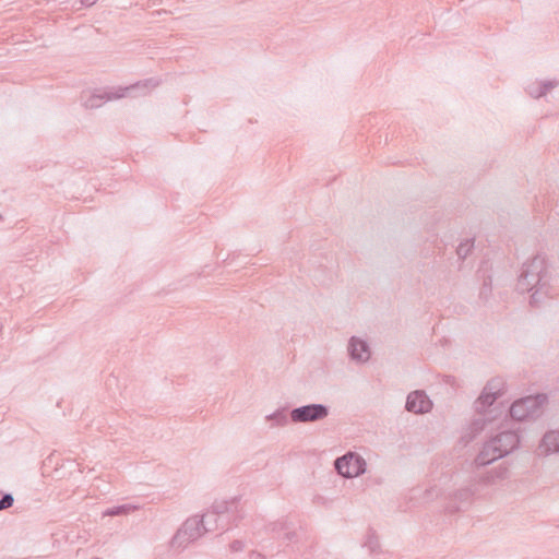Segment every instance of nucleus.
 I'll return each mask as SVG.
<instances>
[{
	"label": "nucleus",
	"mask_w": 559,
	"mask_h": 559,
	"mask_svg": "<svg viewBox=\"0 0 559 559\" xmlns=\"http://www.w3.org/2000/svg\"><path fill=\"white\" fill-rule=\"evenodd\" d=\"M549 280L545 257L536 254L531 261L523 264L516 289L522 294L533 292L530 302L537 306L550 293Z\"/></svg>",
	"instance_id": "f257e3e1"
},
{
	"label": "nucleus",
	"mask_w": 559,
	"mask_h": 559,
	"mask_svg": "<svg viewBox=\"0 0 559 559\" xmlns=\"http://www.w3.org/2000/svg\"><path fill=\"white\" fill-rule=\"evenodd\" d=\"M519 443L520 437L513 430H506L496 435L484 444L481 451L475 457L476 466L488 465L508 455L518 448Z\"/></svg>",
	"instance_id": "f03ea898"
},
{
	"label": "nucleus",
	"mask_w": 559,
	"mask_h": 559,
	"mask_svg": "<svg viewBox=\"0 0 559 559\" xmlns=\"http://www.w3.org/2000/svg\"><path fill=\"white\" fill-rule=\"evenodd\" d=\"M214 530H217V525L212 526L210 521H204L203 516H191L183 522L171 538V547L186 548L191 542L197 540L205 532H212Z\"/></svg>",
	"instance_id": "7ed1b4c3"
},
{
	"label": "nucleus",
	"mask_w": 559,
	"mask_h": 559,
	"mask_svg": "<svg viewBox=\"0 0 559 559\" xmlns=\"http://www.w3.org/2000/svg\"><path fill=\"white\" fill-rule=\"evenodd\" d=\"M547 402L545 394L530 395L515 401L510 407V416L518 421L535 419L543 413Z\"/></svg>",
	"instance_id": "20e7f679"
},
{
	"label": "nucleus",
	"mask_w": 559,
	"mask_h": 559,
	"mask_svg": "<svg viewBox=\"0 0 559 559\" xmlns=\"http://www.w3.org/2000/svg\"><path fill=\"white\" fill-rule=\"evenodd\" d=\"M506 382L501 377L490 379L484 386L481 394L475 401L474 407L478 415H485L487 409L503 395Z\"/></svg>",
	"instance_id": "39448f33"
},
{
	"label": "nucleus",
	"mask_w": 559,
	"mask_h": 559,
	"mask_svg": "<svg viewBox=\"0 0 559 559\" xmlns=\"http://www.w3.org/2000/svg\"><path fill=\"white\" fill-rule=\"evenodd\" d=\"M336 472L346 478L362 475L366 472V461L356 452H347L334 461Z\"/></svg>",
	"instance_id": "423d86ee"
},
{
	"label": "nucleus",
	"mask_w": 559,
	"mask_h": 559,
	"mask_svg": "<svg viewBox=\"0 0 559 559\" xmlns=\"http://www.w3.org/2000/svg\"><path fill=\"white\" fill-rule=\"evenodd\" d=\"M329 414L330 408L324 404H307L293 408L289 416L295 424H307L320 421L326 418Z\"/></svg>",
	"instance_id": "0eeeda50"
},
{
	"label": "nucleus",
	"mask_w": 559,
	"mask_h": 559,
	"mask_svg": "<svg viewBox=\"0 0 559 559\" xmlns=\"http://www.w3.org/2000/svg\"><path fill=\"white\" fill-rule=\"evenodd\" d=\"M432 407V402L424 391L411 392L406 400L405 408L415 414L428 413Z\"/></svg>",
	"instance_id": "6e6552de"
},
{
	"label": "nucleus",
	"mask_w": 559,
	"mask_h": 559,
	"mask_svg": "<svg viewBox=\"0 0 559 559\" xmlns=\"http://www.w3.org/2000/svg\"><path fill=\"white\" fill-rule=\"evenodd\" d=\"M141 83H136L134 85H130L124 88H119V92L116 93H102V94H92L85 102L84 106L86 108H98L100 107L105 100L118 99L126 95V92L134 90L139 87Z\"/></svg>",
	"instance_id": "1a4fd4ad"
},
{
	"label": "nucleus",
	"mask_w": 559,
	"mask_h": 559,
	"mask_svg": "<svg viewBox=\"0 0 559 559\" xmlns=\"http://www.w3.org/2000/svg\"><path fill=\"white\" fill-rule=\"evenodd\" d=\"M347 349L350 359L357 362H366L370 358V349L368 343L359 337H350Z\"/></svg>",
	"instance_id": "9d476101"
},
{
	"label": "nucleus",
	"mask_w": 559,
	"mask_h": 559,
	"mask_svg": "<svg viewBox=\"0 0 559 559\" xmlns=\"http://www.w3.org/2000/svg\"><path fill=\"white\" fill-rule=\"evenodd\" d=\"M473 496L474 491L471 488L459 489L453 493L447 504L448 512L454 513L467 508L471 504Z\"/></svg>",
	"instance_id": "9b49d317"
},
{
	"label": "nucleus",
	"mask_w": 559,
	"mask_h": 559,
	"mask_svg": "<svg viewBox=\"0 0 559 559\" xmlns=\"http://www.w3.org/2000/svg\"><path fill=\"white\" fill-rule=\"evenodd\" d=\"M538 454L547 456L559 452V430L547 431L538 445Z\"/></svg>",
	"instance_id": "f8f14e48"
},
{
	"label": "nucleus",
	"mask_w": 559,
	"mask_h": 559,
	"mask_svg": "<svg viewBox=\"0 0 559 559\" xmlns=\"http://www.w3.org/2000/svg\"><path fill=\"white\" fill-rule=\"evenodd\" d=\"M234 504L235 501H215L211 507V511L206 512L203 518H205V521H210V518L222 516L225 513H229Z\"/></svg>",
	"instance_id": "ddd939ff"
},
{
	"label": "nucleus",
	"mask_w": 559,
	"mask_h": 559,
	"mask_svg": "<svg viewBox=\"0 0 559 559\" xmlns=\"http://www.w3.org/2000/svg\"><path fill=\"white\" fill-rule=\"evenodd\" d=\"M491 420L489 417H478L475 418L471 425H469V432L464 435L462 438L466 440V442L473 440L475 436L480 432L484 428L487 421Z\"/></svg>",
	"instance_id": "4468645a"
},
{
	"label": "nucleus",
	"mask_w": 559,
	"mask_h": 559,
	"mask_svg": "<svg viewBox=\"0 0 559 559\" xmlns=\"http://www.w3.org/2000/svg\"><path fill=\"white\" fill-rule=\"evenodd\" d=\"M271 423V427H284L288 424L286 408H281L265 417Z\"/></svg>",
	"instance_id": "2eb2a0df"
},
{
	"label": "nucleus",
	"mask_w": 559,
	"mask_h": 559,
	"mask_svg": "<svg viewBox=\"0 0 559 559\" xmlns=\"http://www.w3.org/2000/svg\"><path fill=\"white\" fill-rule=\"evenodd\" d=\"M364 546L368 548L370 555L372 556H378L381 554L379 537L372 530H369Z\"/></svg>",
	"instance_id": "dca6fc26"
},
{
	"label": "nucleus",
	"mask_w": 559,
	"mask_h": 559,
	"mask_svg": "<svg viewBox=\"0 0 559 559\" xmlns=\"http://www.w3.org/2000/svg\"><path fill=\"white\" fill-rule=\"evenodd\" d=\"M135 509H136V507H133L130 504H123V506H118V507L107 509L103 513V515L104 516H118V515L128 514L131 510H135Z\"/></svg>",
	"instance_id": "f3484780"
},
{
	"label": "nucleus",
	"mask_w": 559,
	"mask_h": 559,
	"mask_svg": "<svg viewBox=\"0 0 559 559\" xmlns=\"http://www.w3.org/2000/svg\"><path fill=\"white\" fill-rule=\"evenodd\" d=\"M558 81H544L538 85V92L534 94L532 91L530 92V95L534 98L543 97L547 94L548 91L555 88L558 86Z\"/></svg>",
	"instance_id": "a211bd4d"
},
{
	"label": "nucleus",
	"mask_w": 559,
	"mask_h": 559,
	"mask_svg": "<svg viewBox=\"0 0 559 559\" xmlns=\"http://www.w3.org/2000/svg\"><path fill=\"white\" fill-rule=\"evenodd\" d=\"M473 248H474V239H466L465 241L461 242L459 245V247L456 248V254L460 259L464 260L471 253Z\"/></svg>",
	"instance_id": "6ab92c4d"
},
{
	"label": "nucleus",
	"mask_w": 559,
	"mask_h": 559,
	"mask_svg": "<svg viewBox=\"0 0 559 559\" xmlns=\"http://www.w3.org/2000/svg\"><path fill=\"white\" fill-rule=\"evenodd\" d=\"M267 530L272 533H281L288 530V523L286 521H276L267 526Z\"/></svg>",
	"instance_id": "aec40b11"
},
{
	"label": "nucleus",
	"mask_w": 559,
	"mask_h": 559,
	"mask_svg": "<svg viewBox=\"0 0 559 559\" xmlns=\"http://www.w3.org/2000/svg\"><path fill=\"white\" fill-rule=\"evenodd\" d=\"M14 503V498L11 493H3L0 498V511L11 508Z\"/></svg>",
	"instance_id": "412c9836"
},
{
	"label": "nucleus",
	"mask_w": 559,
	"mask_h": 559,
	"mask_svg": "<svg viewBox=\"0 0 559 559\" xmlns=\"http://www.w3.org/2000/svg\"><path fill=\"white\" fill-rule=\"evenodd\" d=\"M229 548L233 552H238V551L243 550L245 544L242 540L236 539L230 543Z\"/></svg>",
	"instance_id": "4be33fe9"
},
{
	"label": "nucleus",
	"mask_w": 559,
	"mask_h": 559,
	"mask_svg": "<svg viewBox=\"0 0 559 559\" xmlns=\"http://www.w3.org/2000/svg\"><path fill=\"white\" fill-rule=\"evenodd\" d=\"M296 537V532L288 525V530L284 531V539L292 542Z\"/></svg>",
	"instance_id": "5701e85b"
},
{
	"label": "nucleus",
	"mask_w": 559,
	"mask_h": 559,
	"mask_svg": "<svg viewBox=\"0 0 559 559\" xmlns=\"http://www.w3.org/2000/svg\"><path fill=\"white\" fill-rule=\"evenodd\" d=\"M506 474H507V468H503V469L500 468L499 471L496 472V477L503 479L506 477Z\"/></svg>",
	"instance_id": "b1692460"
},
{
	"label": "nucleus",
	"mask_w": 559,
	"mask_h": 559,
	"mask_svg": "<svg viewBox=\"0 0 559 559\" xmlns=\"http://www.w3.org/2000/svg\"><path fill=\"white\" fill-rule=\"evenodd\" d=\"M219 518H221V516L210 518V523H211V525H212V526L217 525V528H219L221 526H219V525H218V523H217Z\"/></svg>",
	"instance_id": "393cba45"
},
{
	"label": "nucleus",
	"mask_w": 559,
	"mask_h": 559,
	"mask_svg": "<svg viewBox=\"0 0 559 559\" xmlns=\"http://www.w3.org/2000/svg\"><path fill=\"white\" fill-rule=\"evenodd\" d=\"M96 2V0H82V3L86 7H91L92 4H94Z\"/></svg>",
	"instance_id": "a878e982"
},
{
	"label": "nucleus",
	"mask_w": 559,
	"mask_h": 559,
	"mask_svg": "<svg viewBox=\"0 0 559 559\" xmlns=\"http://www.w3.org/2000/svg\"><path fill=\"white\" fill-rule=\"evenodd\" d=\"M486 483H493V476H492V471L489 473V475L486 477L485 479Z\"/></svg>",
	"instance_id": "bb28decb"
},
{
	"label": "nucleus",
	"mask_w": 559,
	"mask_h": 559,
	"mask_svg": "<svg viewBox=\"0 0 559 559\" xmlns=\"http://www.w3.org/2000/svg\"><path fill=\"white\" fill-rule=\"evenodd\" d=\"M531 91H532L534 94H536V93L538 92V85H537V86H530V87H528V93H530Z\"/></svg>",
	"instance_id": "cd10ccee"
},
{
	"label": "nucleus",
	"mask_w": 559,
	"mask_h": 559,
	"mask_svg": "<svg viewBox=\"0 0 559 559\" xmlns=\"http://www.w3.org/2000/svg\"><path fill=\"white\" fill-rule=\"evenodd\" d=\"M485 289H487V282H485V283H484V288H483V289H481V292H480V296H483V295H484Z\"/></svg>",
	"instance_id": "c85d7f7f"
},
{
	"label": "nucleus",
	"mask_w": 559,
	"mask_h": 559,
	"mask_svg": "<svg viewBox=\"0 0 559 559\" xmlns=\"http://www.w3.org/2000/svg\"><path fill=\"white\" fill-rule=\"evenodd\" d=\"M152 81H153V80H146V81L143 83V85H144V86H147V84H148V83H151Z\"/></svg>",
	"instance_id": "c756f323"
},
{
	"label": "nucleus",
	"mask_w": 559,
	"mask_h": 559,
	"mask_svg": "<svg viewBox=\"0 0 559 559\" xmlns=\"http://www.w3.org/2000/svg\"><path fill=\"white\" fill-rule=\"evenodd\" d=\"M257 556H258V559H264V556L261 554H258Z\"/></svg>",
	"instance_id": "7c9ffc66"
}]
</instances>
